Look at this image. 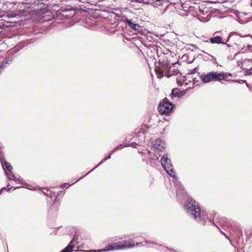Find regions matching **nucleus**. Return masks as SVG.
Returning a JSON list of instances; mask_svg holds the SVG:
<instances>
[{
	"label": "nucleus",
	"instance_id": "1",
	"mask_svg": "<svg viewBox=\"0 0 252 252\" xmlns=\"http://www.w3.org/2000/svg\"><path fill=\"white\" fill-rule=\"evenodd\" d=\"M161 164L164 169L166 171L168 174L173 178V183L176 188V194L178 198H181L186 195L184 192V189L181 183L178 182V178L176 177L174 171L173 167L171 161L168 158L167 155L163 156L160 160Z\"/></svg>",
	"mask_w": 252,
	"mask_h": 252
},
{
	"label": "nucleus",
	"instance_id": "2",
	"mask_svg": "<svg viewBox=\"0 0 252 252\" xmlns=\"http://www.w3.org/2000/svg\"><path fill=\"white\" fill-rule=\"evenodd\" d=\"M184 207L187 213L191 215L197 221L201 220L205 221L207 219V213L204 211H201L198 203L192 199L189 198L184 205Z\"/></svg>",
	"mask_w": 252,
	"mask_h": 252
},
{
	"label": "nucleus",
	"instance_id": "3",
	"mask_svg": "<svg viewBox=\"0 0 252 252\" xmlns=\"http://www.w3.org/2000/svg\"><path fill=\"white\" fill-rule=\"evenodd\" d=\"M134 246V242L132 240L130 239L129 240H124L119 242L108 243L104 249L82 251L84 252H108L111 251L129 249L133 248Z\"/></svg>",
	"mask_w": 252,
	"mask_h": 252
},
{
	"label": "nucleus",
	"instance_id": "4",
	"mask_svg": "<svg viewBox=\"0 0 252 252\" xmlns=\"http://www.w3.org/2000/svg\"><path fill=\"white\" fill-rule=\"evenodd\" d=\"M227 74L224 72L211 71L208 73H203L200 76V79L204 83L211 81H221L227 80Z\"/></svg>",
	"mask_w": 252,
	"mask_h": 252
},
{
	"label": "nucleus",
	"instance_id": "5",
	"mask_svg": "<svg viewBox=\"0 0 252 252\" xmlns=\"http://www.w3.org/2000/svg\"><path fill=\"white\" fill-rule=\"evenodd\" d=\"M177 71L178 70L173 65L169 66L163 64L157 70V73L158 78H162L163 76L169 77L174 74H176Z\"/></svg>",
	"mask_w": 252,
	"mask_h": 252
},
{
	"label": "nucleus",
	"instance_id": "6",
	"mask_svg": "<svg viewBox=\"0 0 252 252\" xmlns=\"http://www.w3.org/2000/svg\"><path fill=\"white\" fill-rule=\"evenodd\" d=\"M173 108V104L167 98H164L159 104L158 110L160 114L167 115L171 112Z\"/></svg>",
	"mask_w": 252,
	"mask_h": 252
},
{
	"label": "nucleus",
	"instance_id": "7",
	"mask_svg": "<svg viewBox=\"0 0 252 252\" xmlns=\"http://www.w3.org/2000/svg\"><path fill=\"white\" fill-rule=\"evenodd\" d=\"M217 32H215L214 33V35L216 34ZM205 42H210L212 44H226L225 42L223 41L222 38L221 36L219 35H216L214 37L209 38V40H206Z\"/></svg>",
	"mask_w": 252,
	"mask_h": 252
},
{
	"label": "nucleus",
	"instance_id": "8",
	"mask_svg": "<svg viewBox=\"0 0 252 252\" xmlns=\"http://www.w3.org/2000/svg\"><path fill=\"white\" fill-rule=\"evenodd\" d=\"M5 174H6L7 178H8V179L9 180H13V181L16 182V183H17L18 184H19L21 185L24 184L23 179L22 178L18 177L15 176V175H14L12 171L8 172L5 171Z\"/></svg>",
	"mask_w": 252,
	"mask_h": 252
},
{
	"label": "nucleus",
	"instance_id": "9",
	"mask_svg": "<svg viewBox=\"0 0 252 252\" xmlns=\"http://www.w3.org/2000/svg\"><path fill=\"white\" fill-rule=\"evenodd\" d=\"M81 238L79 235L75 234L70 242V244L73 247H77L78 248H80L82 245V243L81 242Z\"/></svg>",
	"mask_w": 252,
	"mask_h": 252
},
{
	"label": "nucleus",
	"instance_id": "10",
	"mask_svg": "<svg viewBox=\"0 0 252 252\" xmlns=\"http://www.w3.org/2000/svg\"><path fill=\"white\" fill-rule=\"evenodd\" d=\"M154 146L155 148L159 151H162L164 149L165 143L164 141L160 139H157L154 144Z\"/></svg>",
	"mask_w": 252,
	"mask_h": 252
},
{
	"label": "nucleus",
	"instance_id": "11",
	"mask_svg": "<svg viewBox=\"0 0 252 252\" xmlns=\"http://www.w3.org/2000/svg\"><path fill=\"white\" fill-rule=\"evenodd\" d=\"M125 22L126 23L128 26L134 30L135 31H138L140 30V26L137 24H134L130 20H129L127 18L126 19Z\"/></svg>",
	"mask_w": 252,
	"mask_h": 252
},
{
	"label": "nucleus",
	"instance_id": "12",
	"mask_svg": "<svg viewBox=\"0 0 252 252\" xmlns=\"http://www.w3.org/2000/svg\"><path fill=\"white\" fill-rule=\"evenodd\" d=\"M113 153H112V151L110 152V153L106 157H105V158H104L103 159H102V160L99 162V163L95 167H94L92 170H91V171H90L89 172H88L86 175H85L84 176L82 177H80V178L78 179V180H77L75 183H76L77 181L81 180V179H82L83 177H84L85 176H87V175H88L90 173H91L92 171H93L94 169H95L96 168H97L98 166H99L100 164H101L103 162H104L105 161H106V160L109 159L111 158V155Z\"/></svg>",
	"mask_w": 252,
	"mask_h": 252
},
{
	"label": "nucleus",
	"instance_id": "13",
	"mask_svg": "<svg viewBox=\"0 0 252 252\" xmlns=\"http://www.w3.org/2000/svg\"><path fill=\"white\" fill-rule=\"evenodd\" d=\"M180 95V90L178 89H173L171 93L169 94V97L171 100L176 97H178Z\"/></svg>",
	"mask_w": 252,
	"mask_h": 252
},
{
	"label": "nucleus",
	"instance_id": "14",
	"mask_svg": "<svg viewBox=\"0 0 252 252\" xmlns=\"http://www.w3.org/2000/svg\"><path fill=\"white\" fill-rule=\"evenodd\" d=\"M136 145V144L135 143H131L130 144H128V145H127V144H126V145L120 144V145H118V146H117L116 147H115L112 151V153H114V152H115L118 150H121L125 147H127V146L134 147L135 145Z\"/></svg>",
	"mask_w": 252,
	"mask_h": 252
},
{
	"label": "nucleus",
	"instance_id": "15",
	"mask_svg": "<svg viewBox=\"0 0 252 252\" xmlns=\"http://www.w3.org/2000/svg\"><path fill=\"white\" fill-rule=\"evenodd\" d=\"M43 189L42 190L43 193L45 195H47V196H49V197H50L51 198H52L53 195L55 196V193L49 190L47 188H43Z\"/></svg>",
	"mask_w": 252,
	"mask_h": 252
},
{
	"label": "nucleus",
	"instance_id": "16",
	"mask_svg": "<svg viewBox=\"0 0 252 252\" xmlns=\"http://www.w3.org/2000/svg\"><path fill=\"white\" fill-rule=\"evenodd\" d=\"M206 55L204 56V57L206 59H207L208 60H210L212 61L213 63H216V59L214 58L213 56L211 55H210L207 53H205Z\"/></svg>",
	"mask_w": 252,
	"mask_h": 252
},
{
	"label": "nucleus",
	"instance_id": "17",
	"mask_svg": "<svg viewBox=\"0 0 252 252\" xmlns=\"http://www.w3.org/2000/svg\"><path fill=\"white\" fill-rule=\"evenodd\" d=\"M2 165L3 166L4 165L5 166V167L8 170V172H11L12 166L10 163L7 162V161H4V163H2Z\"/></svg>",
	"mask_w": 252,
	"mask_h": 252
},
{
	"label": "nucleus",
	"instance_id": "18",
	"mask_svg": "<svg viewBox=\"0 0 252 252\" xmlns=\"http://www.w3.org/2000/svg\"><path fill=\"white\" fill-rule=\"evenodd\" d=\"M73 247L71 244L68 245L65 248L62 250L60 252H71Z\"/></svg>",
	"mask_w": 252,
	"mask_h": 252
},
{
	"label": "nucleus",
	"instance_id": "19",
	"mask_svg": "<svg viewBox=\"0 0 252 252\" xmlns=\"http://www.w3.org/2000/svg\"><path fill=\"white\" fill-rule=\"evenodd\" d=\"M73 247L71 244L68 245L65 248L62 250L60 252H71Z\"/></svg>",
	"mask_w": 252,
	"mask_h": 252
},
{
	"label": "nucleus",
	"instance_id": "20",
	"mask_svg": "<svg viewBox=\"0 0 252 252\" xmlns=\"http://www.w3.org/2000/svg\"><path fill=\"white\" fill-rule=\"evenodd\" d=\"M148 129H149V127L146 125H142L141 126V130H142V131L143 133H145V132H146Z\"/></svg>",
	"mask_w": 252,
	"mask_h": 252
},
{
	"label": "nucleus",
	"instance_id": "21",
	"mask_svg": "<svg viewBox=\"0 0 252 252\" xmlns=\"http://www.w3.org/2000/svg\"><path fill=\"white\" fill-rule=\"evenodd\" d=\"M232 34H233L232 32H231L229 33V35L227 37V39L225 40V42L229 41L230 38L232 35Z\"/></svg>",
	"mask_w": 252,
	"mask_h": 252
},
{
	"label": "nucleus",
	"instance_id": "22",
	"mask_svg": "<svg viewBox=\"0 0 252 252\" xmlns=\"http://www.w3.org/2000/svg\"><path fill=\"white\" fill-rule=\"evenodd\" d=\"M144 246L145 245L144 244H142V243H137L136 244V247H139V246Z\"/></svg>",
	"mask_w": 252,
	"mask_h": 252
},
{
	"label": "nucleus",
	"instance_id": "23",
	"mask_svg": "<svg viewBox=\"0 0 252 252\" xmlns=\"http://www.w3.org/2000/svg\"><path fill=\"white\" fill-rule=\"evenodd\" d=\"M5 67V65L4 64H1L0 65V69L2 71V70Z\"/></svg>",
	"mask_w": 252,
	"mask_h": 252
},
{
	"label": "nucleus",
	"instance_id": "24",
	"mask_svg": "<svg viewBox=\"0 0 252 252\" xmlns=\"http://www.w3.org/2000/svg\"><path fill=\"white\" fill-rule=\"evenodd\" d=\"M152 158L155 160H157L158 159V158L157 157V156H155V155H154L153 156V158Z\"/></svg>",
	"mask_w": 252,
	"mask_h": 252
},
{
	"label": "nucleus",
	"instance_id": "25",
	"mask_svg": "<svg viewBox=\"0 0 252 252\" xmlns=\"http://www.w3.org/2000/svg\"><path fill=\"white\" fill-rule=\"evenodd\" d=\"M199 11L202 14H204L203 10L201 9L200 7H199Z\"/></svg>",
	"mask_w": 252,
	"mask_h": 252
},
{
	"label": "nucleus",
	"instance_id": "26",
	"mask_svg": "<svg viewBox=\"0 0 252 252\" xmlns=\"http://www.w3.org/2000/svg\"><path fill=\"white\" fill-rule=\"evenodd\" d=\"M66 185H67V184L64 183V184H63V185L61 186V187L62 188H64Z\"/></svg>",
	"mask_w": 252,
	"mask_h": 252
},
{
	"label": "nucleus",
	"instance_id": "27",
	"mask_svg": "<svg viewBox=\"0 0 252 252\" xmlns=\"http://www.w3.org/2000/svg\"><path fill=\"white\" fill-rule=\"evenodd\" d=\"M220 230L221 232V233H222L226 238L229 239L228 237L227 236V235L225 233L222 232Z\"/></svg>",
	"mask_w": 252,
	"mask_h": 252
},
{
	"label": "nucleus",
	"instance_id": "28",
	"mask_svg": "<svg viewBox=\"0 0 252 252\" xmlns=\"http://www.w3.org/2000/svg\"><path fill=\"white\" fill-rule=\"evenodd\" d=\"M224 45H226L228 47H230V45L229 44H227L226 43V44H224Z\"/></svg>",
	"mask_w": 252,
	"mask_h": 252
},
{
	"label": "nucleus",
	"instance_id": "29",
	"mask_svg": "<svg viewBox=\"0 0 252 252\" xmlns=\"http://www.w3.org/2000/svg\"><path fill=\"white\" fill-rule=\"evenodd\" d=\"M19 188V187H15V188H14V189H16Z\"/></svg>",
	"mask_w": 252,
	"mask_h": 252
},
{
	"label": "nucleus",
	"instance_id": "30",
	"mask_svg": "<svg viewBox=\"0 0 252 252\" xmlns=\"http://www.w3.org/2000/svg\"><path fill=\"white\" fill-rule=\"evenodd\" d=\"M136 1H137V2H140V0H136Z\"/></svg>",
	"mask_w": 252,
	"mask_h": 252
}]
</instances>
